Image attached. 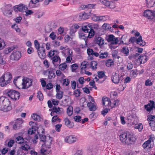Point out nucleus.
<instances>
[{
	"instance_id": "obj_38",
	"label": "nucleus",
	"mask_w": 155,
	"mask_h": 155,
	"mask_svg": "<svg viewBox=\"0 0 155 155\" xmlns=\"http://www.w3.org/2000/svg\"><path fill=\"white\" fill-rule=\"evenodd\" d=\"M149 123L151 130L153 131H155V121H151L150 122H149Z\"/></svg>"
},
{
	"instance_id": "obj_59",
	"label": "nucleus",
	"mask_w": 155,
	"mask_h": 155,
	"mask_svg": "<svg viewBox=\"0 0 155 155\" xmlns=\"http://www.w3.org/2000/svg\"><path fill=\"white\" fill-rule=\"evenodd\" d=\"M49 37L52 40H54L56 38V36L55 33L54 32H52L50 35Z\"/></svg>"
},
{
	"instance_id": "obj_51",
	"label": "nucleus",
	"mask_w": 155,
	"mask_h": 155,
	"mask_svg": "<svg viewBox=\"0 0 155 155\" xmlns=\"http://www.w3.org/2000/svg\"><path fill=\"white\" fill-rule=\"evenodd\" d=\"M113 4V3H110L109 1L106 0L105 2L104 3V5H105V6L107 7H109L110 8H113L114 7H111V5L112 4Z\"/></svg>"
},
{
	"instance_id": "obj_41",
	"label": "nucleus",
	"mask_w": 155,
	"mask_h": 155,
	"mask_svg": "<svg viewBox=\"0 0 155 155\" xmlns=\"http://www.w3.org/2000/svg\"><path fill=\"white\" fill-rule=\"evenodd\" d=\"M3 79V78L1 77L0 78V85L2 87L6 86L8 84L5 81L2 80Z\"/></svg>"
},
{
	"instance_id": "obj_25",
	"label": "nucleus",
	"mask_w": 155,
	"mask_h": 155,
	"mask_svg": "<svg viewBox=\"0 0 155 155\" xmlns=\"http://www.w3.org/2000/svg\"><path fill=\"white\" fill-rule=\"evenodd\" d=\"M89 25V23H87L84 24L82 27V30L84 32L88 33L89 32V30L90 29V26Z\"/></svg>"
},
{
	"instance_id": "obj_24",
	"label": "nucleus",
	"mask_w": 155,
	"mask_h": 155,
	"mask_svg": "<svg viewBox=\"0 0 155 155\" xmlns=\"http://www.w3.org/2000/svg\"><path fill=\"white\" fill-rule=\"evenodd\" d=\"M103 104L105 107H109L110 106L111 102L110 100L107 97L103 99Z\"/></svg>"
},
{
	"instance_id": "obj_42",
	"label": "nucleus",
	"mask_w": 155,
	"mask_h": 155,
	"mask_svg": "<svg viewBox=\"0 0 155 155\" xmlns=\"http://www.w3.org/2000/svg\"><path fill=\"white\" fill-rule=\"evenodd\" d=\"M115 37L113 35H110L106 36V39L108 42H111L114 38Z\"/></svg>"
},
{
	"instance_id": "obj_20",
	"label": "nucleus",
	"mask_w": 155,
	"mask_h": 155,
	"mask_svg": "<svg viewBox=\"0 0 155 155\" xmlns=\"http://www.w3.org/2000/svg\"><path fill=\"white\" fill-rule=\"evenodd\" d=\"M91 14V12L90 11L89 13L83 12L80 13L79 15V18L80 19L84 20L88 18L89 16Z\"/></svg>"
},
{
	"instance_id": "obj_64",
	"label": "nucleus",
	"mask_w": 155,
	"mask_h": 155,
	"mask_svg": "<svg viewBox=\"0 0 155 155\" xmlns=\"http://www.w3.org/2000/svg\"><path fill=\"white\" fill-rule=\"evenodd\" d=\"M152 83L151 81L149 79L147 80L145 82V85L146 86H151L152 85Z\"/></svg>"
},
{
	"instance_id": "obj_58",
	"label": "nucleus",
	"mask_w": 155,
	"mask_h": 155,
	"mask_svg": "<svg viewBox=\"0 0 155 155\" xmlns=\"http://www.w3.org/2000/svg\"><path fill=\"white\" fill-rule=\"evenodd\" d=\"M62 126L61 124H58L55 126V129L58 132L61 131V128Z\"/></svg>"
},
{
	"instance_id": "obj_7",
	"label": "nucleus",
	"mask_w": 155,
	"mask_h": 155,
	"mask_svg": "<svg viewBox=\"0 0 155 155\" xmlns=\"http://www.w3.org/2000/svg\"><path fill=\"white\" fill-rule=\"evenodd\" d=\"M78 140V137L74 135H70L66 136L64 139V141L69 144L76 142Z\"/></svg>"
},
{
	"instance_id": "obj_43",
	"label": "nucleus",
	"mask_w": 155,
	"mask_h": 155,
	"mask_svg": "<svg viewBox=\"0 0 155 155\" xmlns=\"http://www.w3.org/2000/svg\"><path fill=\"white\" fill-rule=\"evenodd\" d=\"M25 143L21 146V148L22 149L24 150L28 151L30 149V147L28 145L25 144Z\"/></svg>"
},
{
	"instance_id": "obj_46",
	"label": "nucleus",
	"mask_w": 155,
	"mask_h": 155,
	"mask_svg": "<svg viewBox=\"0 0 155 155\" xmlns=\"http://www.w3.org/2000/svg\"><path fill=\"white\" fill-rule=\"evenodd\" d=\"M67 66L66 63H63L60 64L59 66V68L60 70L63 71L66 68Z\"/></svg>"
},
{
	"instance_id": "obj_37",
	"label": "nucleus",
	"mask_w": 155,
	"mask_h": 155,
	"mask_svg": "<svg viewBox=\"0 0 155 155\" xmlns=\"http://www.w3.org/2000/svg\"><path fill=\"white\" fill-rule=\"evenodd\" d=\"M51 121L52 122H60L61 121V119L58 118L57 115H55L53 117Z\"/></svg>"
},
{
	"instance_id": "obj_5",
	"label": "nucleus",
	"mask_w": 155,
	"mask_h": 155,
	"mask_svg": "<svg viewBox=\"0 0 155 155\" xmlns=\"http://www.w3.org/2000/svg\"><path fill=\"white\" fill-rule=\"evenodd\" d=\"M40 141L44 142L45 145L48 148H51L52 138L49 136L46 137L45 135L40 134L39 135Z\"/></svg>"
},
{
	"instance_id": "obj_35",
	"label": "nucleus",
	"mask_w": 155,
	"mask_h": 155,
	"mask_svg": "<svg viewBox=\"0 0 155 155\" xmlns=\"http://www.w3.org/2000/svg\"><path fill=\"white\" fill-rule=\"evenodd\" d=\"M31 117L35 121H39L40 120V117L36 114H33L31 115Z\"/></svg>"
},
{
	"instance_id": "obj_9",
	"label": "nucleus",
	"mask_w": 155,
	"mask_h": 155,
	"mask_svg": "<svg viewBox=\"0 0 155 155\" xmlns=\"http://www.w3.org/2000/svg\"><path fill=\"white\" fill-rule=\"evenodd\" d=\"M94 39L96 43L99 46L102 47L104 45V41L103 38L96 34Z\"/></svg>"
},
{
	"instance_id": "obj_15",
	"label": "nucleus",
	"mask_w": 155,
	"mask_h": 155,
	"mask_svg": "<svg viewBox=\"0 0 155 155\" xmlns=\"http://www.w3.org/2000/svg\"><path fill=\"white\" fill-rule=\"evenodd\" d=\"M145 109L147 111L150 112L153 108H155V104L153 101H150V103L144 106Z\"/></svg>"
},
{
	"instance_id": "obj_50",
	"label": "nucleus",
	"mask_w": 155,
	"mask_h": 155,
	"mask_svg": "<svg viewBox=\"0 0 155 155\" xmlns=\"http://www.w3.org/2000/svg\"><path fill=\"white\" fill-rule=\"evenodd\" d=\"M134 128L138 129L140 131L143 128V126L142 124L140 123L137 125H136Z\"/></svg>"
},
{
	"instance_id": "obj_22",
	"label": "nucleus",
	"mask_w": 155,
	"mask_h": 155,
	"mask_svg": "<svg viewBox=\"0 0 155 155\" xmlns=\"http://www.w3.org/2000/svg\"><path fill=\"white\" fill-rule=\"evenodd\" d=\"M87 106L88 107H89V110L91 111H95L97 109L96 105L93 103L88 102Z\"/></svg>"
},
{
	"instance_id": "obj_32",
	"label": "nucleus",
	"mask_w": 155,
	"mask_h": 155,
	"mask_svg": "<svg viewBox=\"0 0 155 155\" xmlns=\"http://www.w3.org/2000/svg\"><path fill=\"white\" fill-rule=\"evenodd\" d=\"M57 92L56 94V97L58 99H61L63 97L64 93L63 92L61 91H59Z\"/></svg>"
},
{
	"instance_id": "obj_63",
	"label": "nucleus",
	"mask_w": 155,
	"mask_h": 155,
	"mask_svg": "<svg viewBox=\"0 0 155 155\" xmlns=\"http://www.w3.org/2000/svg\"><path fill=\"white\" fill-rule=\"evenodd\" d=\"M155 119V115L153 116L152 115H149L148 118L147 119V120L149 122H150L151 121L154 120Z\"/></svg>"
},
{
	"instance_id": "obj_27",
	"label": "nucleus",
	"mask_w": 155,
	"mask_h": 155,
	"mask_svg": "<svg viewBox=\"0 0 155 155\" xmlns=\"http://www.w3.org/2000/svg\"><path fill=\"white\" fill-rule=\"evenodd\" d=\"M121 52L124 54L125 56H127L129 54V50L128 47L127 46L124 47L121 50Z\"/></svg>"
},
{
	"instance_id": "obj_4",
	"label": "nucleus",
	"mask_w": 155,
	"mask_h": 155,
	"mask_svg": "<svg viewBox=\"0 0 155 155\" xmlns=\"http://www.w3.org/2000/svg\"><path fill=\"white\" fill-rule=\"evenodd\" d=\"M59 52L57 50H51L48 52V56L54 64L55 62H61V59L58 55Z\"/></svg>"
},
{
	"instance_id": "obj_29",
	"label": "nucleus",
	"mask_w": 155,
	"mask_h": 155,
	"mask_svg": "<svg viewBox=\"0 0 155 155\" xmlns=\"http://www.w3.org/2000/svg\"><path fill=\"white\" fill-rule=\"evenodd\" d=\"M16 143L21 144H24L25 143V142L24 140V139L22 137H21L20 136H19L18 137H17L16 138Z\"/></svg>"
},
{
	"instance_id": "obj_11",
	"label": "nucleus",
	"mask_w": 155,
	"mask_h": 155,
	"mask_svg": "<svg viewBox=\"0 0 155 155\" xmlns=\"http://www.w3.org/2000/svg\"><path fill=\"white\" fill-rule=\"evenodd\" d=\"M23 120L21 118L17 119L15 121V124L13 126L14 129L15 130L20 129L22 127V124L23 123Z\"/></svg>"
},
{
	"instance_id": "obj_44",
	"label": "nucleus",
	"mask_w": 155,
	"mask_h": 155,
	"mask_svg": "<svg viewBox=\"0 0 155 155\" xmlns=\"http://www.w3.org/2000/svg\"><path fill=\"white\" fill-rule=\"evenodd\" d=\"M11 27L12 28L14 29L17 32H20V29L18 27V26L16 24H14L13 25H12Z\"/></svg>"
},
{
	"instance_id": "obj_8",
	"label": "nucleus",
	"mask_w": 155,
	"mask_h": 155,
	"mask_svg": "<svg viewBox=\"0 0 155 155\" xmlns=\"http://www.w3.org/2000/svg\"><path fill=\"white\" fill-rule=\"evenodd\" d=\"M129 42H131L132 43H134L136 41V43L140 46H143L146 44V42L142 39V37L141 36L137 38L136 40V38L134 37H131L129 40Z\"/></svg>"
},
{
	"instance_id": "obj_45",
	"label": "nucleus",
	"mask_w": 155,
	"mask_h": 155,
	"mask_svg": "<svg viewBox=\"0 0 155 155\" xmlns=\"http://www.w3.org/2000/svg\"><path fill=\"white\" fill-rule=\"evenodd\" d=\"M103 28L106 30H109L111 28L110 25L106 23H104L102 26Z\"/></svg>"
},
{
	"instance_id": "obj_52",
	"label": "nucleus",
	"mask_w": 155,
	"mask_h": 155,
	"mask_svg": "<svg viewBox=\"0 0 155 155\" xmlns=\"http://www.w3.org/2000/svg\"><path fill=\"white\" fill-rule=\"evenodd\" d=\"M97 74L98 78H103L105 76L104 72L103 71H98L97 72Z\"/></svg>"
},
{
	"instance_id": "obj_13",
	"label": "nucleus",
	"mask_w": 155,
	"mask_h": 155,
	"mask_svg": "<svg viewBox=\"0 0 155 155\" xmlns=\"http://www.w3.org/2000/svg\"><path fill=\"white\" fill-rule=\"evenodd\" d=\"M3 78V80H4L6 82V83H9L11 82V80L12 78V75L9 72H7L4 74L2 77Z\"/></svg>"
},
{
	"instance_id": "obj_6",
	"label": "nucleus",
	"mask_w": 155,
	"mask_h": 155,
	"mask_svg": "<svg viewBox=\"0 0 155 155\" xmlns=\"http://www.w3.org/2000/svg\"><path fill=\"white\" fill-rule=\"evenodd\" d=\"M7 94L9 97L14 100L19 99L20 97V93L15 90H11L8 91L7 92Z\"/></svg>"
},
{
	"instance_id": "obj_26",
	"label": "nucleus",
	"mask_w": 155,
	"mask_h": 155,
	"mask_svg": "<svg viewBox=\"0 0 155 155\" xmlns=\"http://www.w3.org/2000/svg\"><path fill=\"white\" fill-rule=\"evenodd\" d=\"M108 55V53L107 51H101L99 52V58L101 59L106 58Z\"/></svg>"
},
{
	"instance_id": "obj_57",
	"label": "nucleus",
	"mask_w": 155,
	"mask_h": 155,
	"mask_svg": "<svg viewBox=\"0 0 155 155\" xmlns=\"http://www.w3.org/2000/svg\"><path fill=\"white\" fill-rule=\"evenodd\" d=\"M34 44L35 47L38 51L40 49L41 47H40V44L37 40H35L34 41Z\"/></svg>"
},
{
	"instance_id": "obj_61",
	"label": "nucleus",
	"mask_w": 155,
	"mask_h": 155,
	"mask_svg": "<svg viewBox=\"0 0 155 155\" xmlns=\"http://www.w3.org/2000/svg\"><path fill=\"white\" fill-rule=\"evenodd\" d=\"M35 131V129L33 128H31L29 129L28 131V134L30 135H31L34 134Z\"/></svg>"
},
{
	"instance_id": "obj_1",
	"label": "nucleus",
	"mask_w": 155,
	"mask_h": 155,
	"mask_svg": "<svg viewBox=\"0 0 155 155\" xmlns=\"http://www.w3.org/2000/svg\"><path fill=\"white\" fill-rule=\"evenodd\" d=\"M20 78H21V76H18L14 79L13 83L16 86L21 84L22 86V89H27L32 85V79L23 76L22 79V82L21 83L20 81L21 79Z\"/></svg>"
},
{
	"instance_id": "obj_16",
	"label": "nucleus",
	"mask_w": 155,
	"mask_h": 155,
	"mask_svg": "<svg viewBox=\"0 0 155 155\" xmlns=\"http://www.w3.org/2000/svg\"><path fill=\"white\" fill-rule=\"evenodd\" d=\"M38 54L41 59H44L46 56L45 49L43 47H41L39 49L38 51Z\"/></svg>"
},
{
	"instance_id": "obj_23",
	"label": "nucleus",
	"mask_w": 155,
	"mask_h": 155,
	"mask_svg": "<svg viewBox=\"0 0 155 155\" xmlns=\"http://www.w3.org/2000/svg\"><path fill=\"white\" fill-rule=\"evenodd\" d=\"M119 40L118 39V38L115 37L113 39V40L111 41V42L110 44V46L112 49H115L117 47V46H114V45L117 44L118 42H119Z\"/></svg>"
},
{
	"instance_id": "obj_49",
	"label": "nucleus",
	"mask_w": 155,
	"mask_h": 155,
	"mask_svg": "<svg viewBox=\"0 0 155 155\" xmlns=\"http://www.w3.org/2000/svg\"><path fill=\"white\" fill-rule=\"evenodd\" d=\"M12 10L11 9L5 10L4 12V14L7 16H9L12 14Z\"/></svg>"
},
{
	"instance_id": "obj_30",
	"label": "nucleus",
	"mask_w": 155,
	"mask_h": 155,
	"mask_svg": "<svg viewBox=\"0 0 155 155\" xmlns=\"http://www.w3.org/2000/svg\"><path fill=\"white\" fill-rule=\"evenodd\" d=\"M97 62L95 61H92L90 64V67L93 70H95L97 68Z\"/></svg>"
},
{
	"instance_id": "obj_39",
	"label": "nucleus",
	"mask_w": 155,
	"mask_h": 155,
	"mask_svg": "<svg viewBox=\"0 0 155 155\" xmlns=\"http://www.w3.org/2000/svg\"><path fill=\"white\" fill-rule=\"evenodd\" d=\"M137 74V72L136 69L132 70L130 72V75L133 78L136 77Z\"/></svg>"
},
{
	"instance_id": "obj_33",
	"label": "nucleus",
	"mask_w": 155,
	"mask_h": 155,
	"mask_svg": "<svg viewBox=\"0 0 155 155\" xmlns=\"http://www.w3.org/2000/svg\"><path fill=\"white\" fill-rule=\"evenodd\" d=\"M47 72L48 73V78L49 79L53 77L54 76V72L51 69H48L47 71Z\"/></svg>"
},
{
	"instance_id": "obj_31",
	"label": "nucleus",
	"mask_w": 155,
	"mask_h": 155,
	"mask_svg": "<svg viewBox=\"0 0 155 155\" xmlns=\"http://www.w3.org/2000/svg\"><path fill=\"white\" fill-rule=\"evenodd\" d=\"M89 64L88 62L87 61H84L83 62L81 66V69L82 71L84 69L87 68Z\"/></svg>"
},
{
	"instance_id": "obj_34",
	"label": "nucleus",
	"mask_w": 155,
	"mask_h": 155,
	"mask_svg": "<svg viewBox=\"0 0 155 155\" xmlns=\"http://www.w3.org/2000/svg\"><path fill=\"white\" fill-rule=\"evenodd\" d=\"M67 112L69 116H70L72 115L73 113V107L72 106H70L68 107Z\"/></svg>"
},
{
	"instance_id": "obj_28",
	"label": "nucleus",
	"mask_w": 155,
	"mask_h": 155,
	"mask_svg": "<svg viewBox=\"0 0 155 155\" xmlns=\"http://www.w3.org/2000/svg\"><path fill=\"white\" fill-rule=\"evenodd\" d=\"M90 29H94L96 30H98L100 29L99 25L97 24H94L90 23Z\"/></svg>"
},
{
	"instance_id": "obj_21",
	"label": "nucleus",
	"mask_w": 155,
	"mask_h": 155,
	"mask_svg": "<svg viewBox=\"0 0 155 155\" xmlns=\"http://www.w3.org/2000/svg\"><path fill=\"white\" fill-rule=\"evenodd\" d=\"M87 52L88 55H91L96 57H99V53L95 52L91 48H88L87 50Z\"/></svg>"
},
{
	"instance_id": "obj_55",
	"label": "nucleus",
	"mask_w": 155,
	"mask_h": 155,
	"mask_svg": "<svg viewBox=\"0 0 155 155\" xmlns=\"http://www.w3.org/2000/svg\"><path fill=\"white\" fill-rule=\"evenodd\" d=\"M117 51L116 50H114V51L113 54H112V56L113 57H114V58H117V59H119L120 57L118 55L117 53Z\"/></svg>"
},
{
	"instance_id": "obj_3",
	"label": "nucleus",
	"mask_w": 155,
	"mask_h": 155,
	"mask_svg": "<svg viewBox=\"0 0 155 155\" xmlns=\"http://www.w3.org/2000/svg\"><path fill=\"white\" fill-rule=\"evenodd\" d=\"M11 109V103L9 99L5 96L1 97H0V110L7 112Z\"/></svg>"
},
{
	"instance_id": "obj_14",
	"label": "nucleus",
	"mask_w": 155,
	"mask_h": 155,
	"mask_svg": "<svg viewBox=\"0 0 155 155\" xmlns=\"http://www.w3.org/2000/svg\"><path fill=\"white\" fill-rule=\"evenodd\" d=\"M143 15L150 19H153L154 17L153 12L150 10H145L143 12Z\"/></svg>"
},
{
	"instance_id": "obj_48",
	"label": "nucleus",
	"mask_w": 155,
	"mask_h": 155,
	"mask_svg": "<svg viewBox=\"0 0 155 155\" xmlns=\"http://www.w3.org/2000/svg\"><path fill=\"white\" fill-rule=\"evenodd\" d=\"M52 43L53 46L55 47H57L61 45L60 42L56 40L53 41Z\"/></svg>"
},
{
	"instance_id": "obj_10",
	"label": "nucleus",
	"mask_w": 155,
	"mask_h": 155,
	"mask_svg": "<svg viewBox=\"0 0 155 155\" xmlns=\"http://www.w3.org/2000/svg\"><path fill=\"white\" fill-rule=\"evenodd\" d=\"M21 56V53L19 51H13L10 55V58L12 60L18 61L20 59Z\"/></svg>"
},
{
	"instance_id": "obj_19",
	"label": "nucleus",
	"mask_w": 155,
	"mask_h": 155,
	"mask_svg": "<svg viewBox=\"0 0 155 155\" xmlns=\"http://www.w3.org/2000/svg\"><path fill=\"white\" fill-rule=\"evenodd\" d=\"M112 81L115 84L118 83L119 81L120 82V77L119 74L116 73L113 74L111 78Z\"/></svg>"
},
{
	"instance_id": "obj_60",
	"label": "nucleus",
	"mask_w": 155,
	"mask_h": 155,
	"mask_svg": "<svg viewBox=\"0 0 155 155\" xmlns=\"http://www.w3.org/2000/svg\"><path fill=\"white\" fill-rule=\"evenodd\" d=\"M64 121L65 123V124L68 127H69L70 123V121L69 120L68 118H65L64 119Z\"/></svg>"
},
{
	"instance_id": "obj_40",
	"label": "nucleus",
	"mask_w": 155,
	"mask_h": 155,
	"mask_svg": "<svg viewBox=\"0 0 155 155\" xmlns=\"http://www.w3.org/2000/svg\"><path fill=\"white\" fill-rule=\"evenodd\" d=\"M88 33H89L88 37L89 38H91L94 36L95 34V31L94 30L92 29H90Z\"/></svg>"
},
{
	"instance_id": "obj_36",
	"label": "nucleus",
	"mask_w": 155,
	"mask_h": 155,
	"mask_svg": "<svg viewBox=\"0 0 155 155\" xmlns=\"http://www.w3.org/2000/svg\"><path fill=\"white\" fill-rule=\"evenodd\" d=\"M150 140H147L143 143L142 146L144 149L149 148L150 147Z\"/></svg>"
},
{
	"instance_id": "obj_18",
	"label": "nucleus",
	"mask_w": 155,
	"mask_h": 155,
	"mask_svg": "<svg viewBox=\"0 0 155 155\" xmlns=\"http://www.w3.org/2000/svg\"><path fill=\"white\" fill-rule=\"evenodd\" d=\"M146 53L140 56L138 58V59L140 61V64H144L148 60V57L146 55Z\"/></svg>"
},
{
	"instance_id": "obj_53",
	"label": "nucleus",
	"mask_w": 155,
	"mask_h": 155,
	"mask_svg": "<svg viewBox=\"0 0 155 155\" xmlns=\"http://www.w3.org/2000/svg\"><path fill=\"white\" fill-rule=\"evenodd\" d=\"M114 64V62L112 60L108 59L107 61L106 65L108 67L111 66Z\"/></svg>"
},
{
	"instance_id": "obj_56",
	"label": "nucleus",
	"mask_w": 155,
	"mask_h": 155,
	"mask_svg": "<svg viewBox=\"0 0 155 155\" xmlns=\"http://www.w3.org/2000/svg\"><path fill=\"white\" fill-rule=\"evenodd\" d=\"M37 96V98L40 101H42L43 99V97L42 93L41 91H38V92Z\"/></svg>"
},
{
	"instance_id": "obj_54",
	"label": "nucleus",
	"mask_w": 155,
	"mask_h": 155,
	"mask_svg": "<svg viewBox=\"0 0 155 155\" xmlns=\"http://www.w3.org/2000/svg\"><path fill=\"white\" fill-rule=\"evenodd\" d=\"M61 111V108L59 107H54L53 108V111L54 112H55L56 114L59 113V112Z\"/></svg>"
},
{
	"instance_id": "obj_17",
	"label": "nucleus",
	"mask_w": 155,
	"mask_h": 155,
	"mask_svg": "<svg viewBox=\"0 0 155 155\" xmlns=\"http://www.w3.org/2000/svg\"><path fill=\"white\" fill-rule=\"evenodd\" d=\"M50 148L47 147V146L45 145V144H43L40 150L41 153L43 155H46L49 154L50 152V150L48 149Z\"/></svg>"
},
{
	"instance_id": "obj_2",
	"label": "nucleus",
	"mask_w": 155,
	"mask_h": 155,
	"mask_svg": "<svg viewBox=\"0 0 155 155\" xmlns=\"http://www.w3.org/2000/svg\"><path fill=\"white\" fill-rule=\"evenodd\" d=\"M120 140L123 143L130 144L135 140V138L133 134L131 132L123 133L120 135Z\"/></svg>"
},
{
	"instance_id": "obj_12",
	"label": "nucleus",
	"mask_w": 155,
	"mask_h": 155,
	"mask_svg": "<svg viewBox=\"0 0 155 155\" xmlns=\"http://www.w3.org/2000/svg\"><path fill=\"white\" fill-rule=\"evenodd\" d=\"M14 10L16 12L18 11L21 12H26L27 8L26 6L23 4H20L14 7Z\"/></svg>"
},
{
	"instance_id": "obj_47",
	"label": "nucleus",
	"mask_w": 155,
	"mask_h": 155,
	"mask_svg": "<svg viewBox=\"0 0 155 155\" xmlns=\"http://www.w3.org/2000/svg\"><path fill=\"white\" fill-rule=\"evenodd\" d=\"M149 7H152L155 6V0H151L147 4Z\"/></svg>"
},
{
	"instance_id": "obj_62",
	"label": "nucleus",
	"mask_w": 155,
	"mask_h": 155,
	"mask_svg": "<svg viewBox=\"0 0 155 155\" xmlns=\"http://www.w3.org/2000/svg\"><path fill=\"white\" fill-rule=\"evenodd\" d=\"M80 91L79 89H77L74 91V95L76 97H78L80 95Z\"/></svg>"
}]
</instances>
